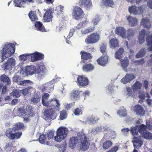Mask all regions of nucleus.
I'll return each instance as SVG.
<instances>
[{
    "label": "nucleus",
    "instance_id": "obj_39",
    "mask_svg": "<svg viewBox=\"0 0 152 152\" xmlns=\"http://www.w3.org/2000/svg\"><path fill=\"white\" fill-rule=\"evenodd\" d=\"M121 66L125 70L127 71V67L129 64V61L127 58H124L121 60Z\"/></svg>",
    "mask_w": 152,
    "mask_h": 152
},
{
    "label": "nucleus",
    "instance_id": "obj_8",
    "mask_svg": "<svg viewBox=\"0 0 152 152\" xmlns=\"http://www.w3.org/2000/svg\"><path fill=\"white\" fill-rule=\"evenodd\" d=\"M145 10L142 7H137L135 6H132L129 8V11L130 13L133 14L134 15L141 14L142 15L143 12Z\"/></svg>",
    "mask_w": 152,
    "mask_h": 152
},
{
    "label": "nucleus",
    "instance_id": "obj_56",
    "mask_svg": "<svg viewBox=\"0 0 152 152\" xmlns=\"http://www.w3.org/2000/svg\"><path fill=\"white\" fill-rule=\"evenodd\" d=\"M67 143L66 141L64 142L60 146V150L61 152H64L66 148Z\"/></svg>",
    "mask_w": 152,
    "mask_h": 152
},
{
    "label": "nucleus",
    "instance_id": "obj_59",
    "mask_svg": "<svg viewBox=\"0 0 152 152\" xmlns=\"http://www.w3.org/2000/svg\"><path fill=\"white\" fill-rule=\"evenodd\" d=\"M54 132L52 130H50L46 134L48 140L53 137L54 136Z\"/></svg>",
    "mask_w": 152,
    "mask_h": 152
},
{
    "label": "nucleus",
    "instance_id": "obj_5",
    "mask_svg": "<svg viewBox=\"0 0 152 152\" xmlns=\"http://www.w3.org/2000/svg\"><path fill=\"white\" fill-rule=\"evenodd\" d=\"M16 131L12 128H10L6 131V136L10 140L19 139L22 134V132H17Z\"/></svg>",
    "mask_w": 152,
    "mask_h": 152
},
{
    "label": "nucleus",
    "instance_id": "obj_32",
    "mask_svg": "<svg viewBox=\"0 0 152 152\" xmlns=\"http://www.w3.org/2000/svg\"><path fill=\"white\" fill-rule=\"evenodd\" d=\"M82 93V91L79 90H75L72 91L71 94V97L72 99H74L76 100H78L80 97V93Z\"/></svg>",
    "mask_w": 152,
    "mask_h": 152
},
{
    "label": "nucleus",
    "instance_id": "obj_60",
    "mask_svg": "<svg viewBox=\"0 0 152 152\" xmlns=\"http://www.w3.org/2000/svg\"><path fill=\"white\" fill-rule=\"evenodd\" d=\"M21 77L18 75H15L12 78L13 81L16 82L18 84V83L21 81Z\"/></svg>",
    "mask_w": 152,
    "mask_h": 152
},
{
    "label": "nucleus",
    "instance_id": "obj_58",
    "mask_svg": "<svg viewBox=\"0 0 152 152\" xmlns=\"http://www.w3.org/2000/svg\"><path fill=\"white\" fill-rule=\"evenodd\" d=\"M30 57V54H26L21 55L19 56L20 60L23 61L27 60Z\"/></svg>",
    "mask_w": 152,
    "mask_h": 152
},
{
    "label": "nucleus",
    "instance_id": "obj_45",
    "mask_svg": "<svg viewBox=\"0 0 152 152\" xmlns=\"http://www.w3.org/2000/svg\"><path fill=\"white\" fill-rule=\"evenodd\" d=\"M103 3L106 6L112 7L114 4L113 0H102Z\"/></svg>",
    "mask_w": 152,
    "mask_h": 152
},
{
    "label": "nucleus",
    "instance_id": "obj_40",
    "mask_svg": "<svg viewBox=\"0 0 152 152\" xmlns=\"http://www.w3.org/2000/svg\"><path fill=\"white\" fill-rule=\"evenodd\" d=\"M110 43L111 48H115L119 47V43L116 39H111L110 41Z\"/></svg>",
    "mask_w": 152,
    "mask_h": 152
},
{
    "label": "nucleus",
    "instance_id": "obj_31",
    "mask_svg": "<svg viewBox=\"0 0 152 152\" xmlns=\"http://www.w3.org/2000/svg\"><path fill=\"white\" fill-rule=\"evenodd\" d=\"M95 26H90L86 28L82 29L81 30L80 32L81 34L84 35L92 32L94 30Z\"/></svg>",
    "mask_w": 152,
    "mask_h": 152
},
{
    "label": "nucleus",
    "instance_id": "obj_7",
    "mask_svg": "<svg viewBox=\"0 0 152 152\" xmlns=\"http://www.w3.org/2000/svg\"><path fill=\"white\" fill-rule=\"evenodd\" d=\"M45 102L42 100V104L44 106L46 107L47 108L50 109L52 108L53 109L54 108H58L60 105L59 102L57 99H52L49 100L47 102L45 103Z\"/></svg>",
    "mask_w": 152,
    "mask_h": 152
},
{
    "label": "nucleus",
    "instance_id": "obj_33",
    "mask_svg": "<svg viewBox=\"0 0 152 152\" xmlns=\"http://www.w3.org/2000/svg\"><path fill=\"white\" fill-rule=\"evenodd\" d=\"M0 81L2 82L6 85H8L10 84L11 81L9 77L4 74L0 76Z\"/></svg>",
    "mask_w": 152,
    "mask_h": 152
},
{
    "label": "nucleus",
    "instance_id": "obj_16",
    "mask_svg": "<svg viewBox=\"0 0 152 152\" xmlns=\"http://www.w3.org/2000/svg\"><path fill=\"white\" fill-rule=\"evenodd\" d=\"M48 109L46 110L44 113V115L47 120L51 119H54L56 118V116L55 115L54 111L52 108Z\"/></svg>",
    "mask_w": 152,
    "mask_h": 152
},
{
    "label": "nucleus",
    "instance_id": "obj_10",
    "mask_svg": "<svg viewBox=\"0 0 152 152\" xmlns=\"http://www.w3.org/2000/svg\"><path fill=\"white\" fill-rule=\"evenodd\" d=\"M78 4L79 6L83 7L87 10L92 7V3L91 0H79Z\"/></svg>",
    "mask_w": 152,
    "mask_h": 152
},
{
    "label": "nucleus",
    "instance_id": "obj_46",
    "mask_svg": "<svg viewBox=\"0 0 152 152\" xmlns=\"http://www.w3.org/2000/svg\"><path fill=\"white\" fill-rule=\"evenodd\" d=\"M33 107L30 105L28 106L26 108V113L29 116H33L34 115Z\"/></svg>",
    "mask_w": 152,
    "mask_h": 152
},
{
    "label": "nucleus",
    "instance_id": "obj_26",
    "mask_svg": "<svg viewBox=\"0 0 152 152\" xmlns=\"http://www.w3.org/2000/svg\"><path fill=\"white\" fill-rule=\"evenodd\" d=\"M146 31L144 29H142L140 32L138 37L139 43L140 44H142L145 41V36Z\"/></svg>",
    "mask_w": 152,
    "mask_h": 152
},
{
    "label": "nucleus",
    "instance_id": "obj_42",
    "mask_svg": "<svg viewBox=\"0 0 152 152\" xmlns=\"http://www.w3.org/2000/svg\"><path fill=\"white\" fill-rule=\"evenodd\" d=\"M99 117L97 116H91L87 118L88 121L90 122L91 123L95 124L97 123L99 120Z\"/></svg>",
    "mask_w": 152,
    "mask_h": 152
},
{
    "label": "nucleus",
    "instance_id": "obj_14",
    "mask_svg": "<svg viewBox=\"0 0 152 152\" xmlns=\"http://www.w3.org/2000/svg\"><path fill=\"white\" fill-rule=\"evenodd\" d=\"M133 140L132 142L133 143L134 148H137L140 147L142 145L143 142V140L141 139V136L138 137L134 136L133 138Z\"/></svg>",
    "mask_w": 152,
    "mask_h": 152
},
{
    "label": "nucleus",
    "instance_id": "obj_9",
    "mask_svg": "<svg viewBox=\"0 0 152 152\" xmlns=\"http://www.w3.org/2000/svg\"><path fill=\"white\" fill-rule=\"evenodd\" d=\"M77 83L78 86L84 87L88 85L89 80L87 77L83 75H78L77 78Z\"/></svg>",
    "mask_w": 152,
    "mask_h": 152
},
{
    "label": "nucleus",
    "instance_id": "obj_50",
    "mask_svg": "<svg viewBox=\"0 0 152 152\" xmlns=\"http://www.w3.org/2000/svg\"><path fill=\"white\" fill-rule=\"evenodd\" d=\"M83 108V107H80L75 109L74 111V113L75 115H79L82 114Z\"/></svg>",
    "mask_w": 152,
    "mask_h": 152
},
{
    "label": "nucleus",
    "instance_id": "obj_19",
    "mask_svg": "<svg viewBox=\"0 0 152 152\" xmlns=\"http://www.w3.org/2000/svg\"><path fill=\"white\" fill-rule=\"evenodd\" d=\"M39 68L36 70V73L37 74L38 78L41 79L44 77L45 75V67L44 66L41 65H39Z\"/></svg>",
    "mask_w": 152,
    "mask_h": 152
},
{
    "label": "nucleus",
    "instance_id": "obj_53",
    "mask_svg": "<svg viewBox=\"0 0 152 152\" xmlns=\"http://www.w3.org/2000/svg\"><path fill=\"white\" fill-rule=\"evenodd\" d=\"M33 84V82L29 80H26L23 81H21L19 83H18V84L20 85L25 86L27 84L32 85Z\"/></svg>",
    "mask_w": 152,
    "mask_h": 152
},
{
    "label": "nucleus",
    "instance_id": "obj_36",
    "mask_svg": "<svg viewBox=\"0 0 152 152\" xmlns=\"http://www.w3.org/2000/svg\"><path fill=\"white\" fill-rule=\"evenodd\" d=\"M124 52V50L121 48L118 49L115 53V58L118 59H121L123 57L122 55Z\"/></svg>",
    "mask_w": 152,
    "mask_h": 152
},
{
    "label": "nucleus",
    "instance_id": "obj_37",
    "mask_svg": "<svg viewBox=\"0 0 152 152\" xmlns=\"http://www.w3.org/2000/svg\"><path fill=\"white\" fill-rule=\"evenodd\" d=\"M35 27L39 31H45V29L42 22L40 21L36 22L34 25Z\"/></svg>",
    "mask_w": 152,
    "mask_h": 152
},
{
    "label": "nucleus",
    "instance_id": "obj_21",
    "mask_svg": "<svg viewBox=\"0 0 152 152\" xmlns=\"http://www.w3.org/2000/svg\"><path fill=\"white\" fill-rule=\"evenodd\" d=\"M115 33L116 34L124 38H126V30L122 27H116L115 30Z\"/></svg>",
    "mask_w": 152,
    "mask_h": 152
},
{
    "label": "nucleus",
    "instance_id": "obj_35",
    "mask_svg": "<svg viewBox=\"0 0 152 152\" xmlns=\"http://www.w3.org/2000/svg\"><path fill=\"white\" fill-rule=\"evenodd\" d=\"M39 140V142L41 144L48 145L49 143V141L47 140L45 135L44 134H40Z\"/></svg>",
    "mask_w": 152,
    "mask_h": 152
},
{
    "label": "nucleus",
    "instance_id": "obj_62",
    "mask_svg": "<svg viewBox=\"0 0 152 152\" xmlns=\"http://www.w3.org/2000/svg\"><path fill=\"white\" fill-rule=\"evenodd\" d=\"M12 93V95L16 97H19L20 96V91H19L17 90L13 91Z\"/></svg>",
    "mask_w": 152,
    "mask_h": 152
},
{
    "label": "nucleus",
    "instance_id": "obj_41",
    "mask_svg": "<svg viewBox=\"0 0 152 152\" xmlns=\"http://www.w3.org/2000/svg\"><path fill=\"white\" fill-rule=\"evenodd\" d=\"M25 70L26 73L30 75H33L35 72L34 66H26Z\"/></svg>",
    "mask_w": 152,
    "mask_h": 152
},
{
    "label": "nucleus",
    "instance_id": "obj_23",
    "mask_svg": "<svg viewBox=\"0 0 152 152\" xmlns=\"http://www.w3.org/2000/svg\"><path fill=\"white\" fill-rule=\"evenodd\" d=\"M108 61V56L107 55H103L97 60L98 63L102 66H104Z\"/></svg>",
    "mask_w": 152,
    "mask_h": 152
},
{
    "label": "nucleus",
    "instance_id": "obj_20",
    "mask_svg": "<svg viewBox=\"0 0 152 152\" xmlns=\"http://www.w3.org/2000/svg\"><path fill=\"white\" fill-rule=\"evenodd\" d=\"M135 77V76L133 74H127L125 77L121 79V82L124 84H126L130 82Z\"/></svg>",
    "mask_w": 152,
    "mask_h": 152
},
{
    "label": "nucleus",
    "instance_id": "obj_28",
    "mask_svg": "<svg viewBox=\"0 0 152 152\" xmlns=\"http://www.w3.org/2000/svg\"><path fill=\"white\" fill-rule=\"evenodd\" d=\"M94 68L93 65L90 63L86 64L82 67L83 70L85 72H89L93 71Z\"/></svg>",
    "mask_w": 152,
    "mask_h": 152
},
{
    "label": "nucleus",
    "instance_id": "obj_30",
    "mask_svg": "<svg viewBox=\"0 0 152 152\" xmlns=\"http://www.w3.org/2000/svg\"><path fill=\"white\" fill-rule=\"evenodd\" d=\"M129 22V24L131 26H137L138 23V20L135 18L129 16L127 18Z\"/></svg>",
    "mask_w": 152,
    "mask_h": 152
},
{
    "label": "nucleus",
    "instance_id": "obj_44",
    "mask_svg": "<svg viewBox=\"0 0 152 152\" xmlns=\"http://www.w3.org/2000/svg\"><path fill=\"white\" fill-rule=\"evenodd\" d=\"M107 45L104 43H102L100 46V50L103 55H107Z\"/></svg>",
    "mask_w": 152,
    "mask_h": 152
},
{
    "label": "nucleus",
    "instance_id": "obj_43",
    "mask_svg": "<svg viewBox=\"0 0 152 152\" xmlns=\"http://www.w3.org/2000/svg\"><path fill=\"white\" fill-rule=\"evenodd\" d=\"M134 31L132 28H129L127 30V36L126 37L129 40L132 38L134 35Z\"/></svg>",
    "mask_w": 152,
    "mask_h": 152
},
{
    "label": "nucleus",
    "instance_id": "obj_13",
    "mask_svg": "<svg viewBox=\"0 0 152 152\" xmlns=\"http://www.w3.org/2000/svg\"><path fill=\"white\" fill-rule=\"evenodd\" d=\"M30 57L32 62L39 60L43 59L44 55L42 53L38 52H35L30 55Z\"/></svg>",
    "mask_w": 152,
    "mask_h": 152
},
{
    "label": "nucleus",
    "instance_id": "obj_47",
    "mask_svg": "<svg viewBox=\"0 0 152 152\" xmlns=\"http://www.w3.org/2000/svg\"><path fill=\"white\" fill-rule=\"evenodd\" d=\"M13 128H12V129H14L15 131H18L21 129L23 127V124L21 123H18L15 124Z\"/></svg>",
    "mask_w": 152,
    "mask_h": 152
},
{
    "label": "nucleus",
    "instance_id": "obj_63",
    "mask_svg": "<svg viewBox=\"0 0 152 152\" xmlns=\"http://www.w3.org/2000/svg\"><path fill=\"white\" fill-rule=\"evenodd\" d=\"M99 19L98 16H96L95 18H94L92 20V23L94 26L97 24L99 21Z\"/></svg>",
    "mask_w": 152,
    "mask_h": 152
},
{
    "label": "nucleus",
    "instance_id": "obj_12",
    "mask_svg": "<svg viewBox=\"0 0 152 152\" xmlns=\"http://www.w3.org/2000/svg\"><path fill=\"white\" fill-rule=\"evenodd\" d=\"M15 61L12 58H9L6 62L2 65V67L4 68V70H11L13 66L15 65Z\"/></svg>",
    "mask_w": 152,
    "mask_h": 152
},
{
    "label": "nucleus",
    "instance_id": "obj_1",
    "mask_svg": "<svg viewBox=\"0 0 152 152\" xmlns=\"http://www.w3.org/2000/svg\"><path fill=\"white\" fill-rule=\"evenodd\" d=\"M15 46L12 43L7 42L3 46L1 50V62L4 61L5 59L11 56L15 53Z\"/></svg>",
    "mask_w": 152,
    "mask_h": 152
},
{
    "label": "nucleus",
    "instance_id": "obj_51",
    "mask_svg": "<svg viewBox=\"0 0 152 152\" xmlns=\"http://www.w3.org/2000/svg\"><path fill=\"white\" fill-rule=\"evenodd\" d=\"M112 142L110 140H107L104 142L103 145V148L106 150L111 147Z\"/></svg>",
    "mask_w": 152,
    "mask_h": 152
},
{
    "label": "nucleus",
    "instance_id": "obj_25",
    "mask_svg": "<svg viewBox=\"0 0 152 152\" xmlns=\"http://www.w3.org/2000/svg\"><path fill=\"white\" fill-rule=\"evenodd\" d=\"M140 24L147 28H150L151 26L150 20L147 18H143L140 23Z\"/></svg>",
    "mask_w": 152,
    "mask_h": 152
},
{
    "label": "nucleus",
    "instance_id": "obj_34",
    "mask_svg": "<svg viewBox=\"0 0 152 152\" xmlns=\"http://www.w3.org/2000/svg\"><path fill=\"white\" fill-rule=\"evenodd\" d=\"M28 15L32 22H36L38 20V18L36 13L32 11H30L29 12Z\"/></svg>",
    "mask_w": 152,
    "mask_h": 152
},
{
    "label": "nucleus",
    "instance_id": "obj_64",
    "mask_svg": "<svg viewBox=\"0 0 152 152\" xmlns=\"http://www.w3.org/2000/svg\"><path fill=\"white\" fill-rule=\"evenodd\" d=\"M139 97L141 100H144L145 98V93L140 91L139 92Z\"/></svg>",
    "mask_w": 152,
    "mask_h": 152
},
{
    "label": "nucleus",
    "instance_id": "obj_2",
    "mask_svg": "<svg viewBox=\"0 0 152 152\" xmlns=\"http://www.w3.org/2000/svg\"><path fill=\"white\" fill-rule=\"evenodd\" d=\"M77 136L80 141V148L84 151L88 149L90 143L88 141L86 134L83 132H80L77 133Z\"/></svg>",
    "mask_w": 152,
    "mask_h": 152
},
{
    "label": "nucleus",
    "instance_id": "obj_18",
    "mask_svg": "<svg viewBox=\"0 0 152 152\" xmlns=\"http://www.w3.org/2000/svg\"><path fill=\"white\" fill-rule=\"evenodd\" d=\"M34 2V0H14V3L15 6L18 7H23L24 4L33 3Z\"/></svg>",
    "mask_w": 152,
    "mask_h": 152
},
{
    "label": "nucleus",
    "instance_id": "obj_48",
    "mask_svg": "<svg viewBox=\"0 0 152 152\" xmlns=\"http://www.w3.org/2000/svg\"><path fill=\"white\" fill-rule=\"evenodd\" d=\"M88 22V20L86 19L84 21L79 23L76 26V28L79 29H80L82 28L83 27L87 24Z\"/></svg>",
    "mask_w": 152,
    "mask_h": 152
},
{
    "label": "nucleus",
    "instance_id": "obj_17",
    "mask_svg": "<svg viewBox=\"0 0 152 152\" xmlns=\"http://www.w3.org/2000/svg\"><path fill=\"white\" fill-rule=\"evenodd\" d=\"M52 10L48 9L43 15V19L45 22H50L52 21L53 18Z\"/></svg>",
    "mask_w": 152,
    "mask_h": 152
},
{
    "label": "nucleus",
    "instance_id": "obj_11",
    "mask_svg": "<svg viewBox=\"0 0 152 152\" xmlns=\"http://www.w3.org/2000/svg\"><path fill=\"white\" fill-rule=\"evenodd\" d=\"M140 131L141 132V134L143 137L147 140L152 139V134L145 129L143 124H142V125L140 126Z\"/></svg>",
    "mask_w": 152,
    "mask_h": 152
},
{
    "label": "nucleus",
    "instance_id": "obj_27",
    "mask_svg": "<svg viewBox=\"0 0 152 152\" xmlns=\"http://www.w3.org/2000/svg\"><path fill=\"white\" fill-rule=\"evenodd\" d=\"M146 40L147 42V45L149 47L148 50L150 51H152V33L150 35L148 33L146 34Z\"/></svg>",
    "mask_w": 152,
    "mask_h": 152
},
{
    "label": "nucleus",
    "instance_id": "obj_49",
    "mask_svg": "<svg viewBox=\"0 0 152 152\" xmlns=\"http://www.w3.org/2000/svg\"><path fill=\"white\" fill-rule=\"evenodd\" d=\"M64 8V6H62L61 5H60L56 7L55 10V12L56 13L57 15H58L62 14L63 12V10Z\"/></svg>",
    "mask_w": 152,
    "mask_h": 152
},
{
    "label": "nucleus",
    "instance_id": "obj_57",
    "mask_svg": "<svg viewBox=\"0 0 152 152\" xmlns=\"http://www.w3.org/2000/svg\"><path fill=\"white\" fill-rule=\"evenodd\" d=\"M47 88L48 91H50L53 89L54 85L51 82H49L45 84Z\"/></svg>",
    "mask_w": 152,
    "mask_h": 152
},
{
    "label": "nucleus",
    "instance_id": "obj_6",
    "mask_svg": "<svg viewBox=\"0 0 152 152\" xmlns=\"http://www.w3.org/2000/svg\"><path fill=\"white\" fill-rule=\"evenodd\" d=\"M100 37V35L98 33L94 32L87 36L85 42L87 44L95 43L99 41Z\"/></svg>",
    "mask_w": 152,
    "mask_h": 152
},
{
    "label": "nucleus",
    "instance_id": "obj_15",
    "mask_svg": "<svg viewBox=\"0 0 152 152\" xmlns=\"http://www.w3.org/2000/svg\"><path fill=\"white\" fill-rule=\"evenodd\" d=\"M134 112L137 115L142 116L145 114V111L140 104L135 105L133 108Z\"/></svg>",
    "mask_w": 152,
    "mask_h": 152
},
{
    "label": "nucleus",
    "instance_id": "obj_52",
    "mask_svg": "<svg viewBox=\"0 0 152 152\" xmlns=\"http://www.w3.org/2000/svg\"><path fill=\"white\" fill-rule=\"evenodd\" d=\"M146 50L145 48L141 49L136 55V57L137 58H139L143 57L145 53Z\"/></svg>",
    "mask_w": 152,
    "mask_h": 152
},
{
    "label": "nucleus",
    "instance_id": "obj_22",
    "mask_svg": "<svg viewBox=\"0 0 152 152\" xmlns=\"http://www.w3.org/2000/svg\"><path fill=\"white\" fill-rule=\"evenodd\" d=\"M78 143V139L77 137H70L68 145L69 147L74 148Z\"/></svg>",
    "mask_w": 152,
    "mask_h": 152
},
{
    "label": "nucleus",
    "instance_id": "obj_61",
    "mask_svg": "<svg viewBox=\"0 0 152 152\" xmlns=\"http://www.w3.org/2000/svg\"><path fill=\"white\" fill-rule=\"evenodd\" d=\"M144 126L145 129H148V130H152V125L151 122H146V125L143 124Z\"/></svg>",
    "mask_w": 152,
    "mask_h": 152
},
{
    "label": "nucleus",
    "instance_id": "obj_54",
    "mask_svg": "<svg viewBox=\"0 0 152 152\" xmlns=\"http://www.w3.org/2000/svg\"><path fill=\"white\" fill-rule=\"evenodd\" d=\"M67 117V114L65 110H63L60 113L59 118L61 120L65 119Z\"/></svg>",
    "mask_w": 152,
    "mask_h": 152
},
{
    "label": "nucleus",
    "instance_id": "obj_38",
    "mask_svg": "<svg viewBox=\"0 0 152 152\" xmlns=\"http://www.w3.org/2000/svg\"><path fill=\"white\" fill-rule=\"evenodd\" d=\"M142 84L138 81H136L132 86L133 90L134 91H137L141 89Z\"/></svg>",
    "mask_w": 152,
    "mask_h": 152
},
{
    "label": "nucleus",
    "instance_id": "obj_3",
    "mask_svg": "<svg viewBox=\"0 0 152 152\" xmlns=\"http://www.w3.org/2000/svg\"><path fill=\"white\" fill-rule=\"evenodd\" d=\"M68 130L66 128L60 127L57 129L56 135L54 137V140L57 142H61L66 137Z\"/></svg>",
    "mask_w": 152,
    "mask_h": 152
},
{
    "label": "nucleus",
    "instance_id": "obj_55",
    "mask_svg": "<svg viewBox=\"0 0 152 152\" xmlns=\"http://www.w3.org/2000/svg\"><path fill=\"white\" fill-rule=\"evenodd\" d=\"M40 98L37 95L34 96L31 99V101L35 103H38L40 101Z\"/></svg>",
    "mask_w": 152,
    "mask_h": 152
},
{
    "label": "nucleus",
    "instance_id": "obj_4",
    "mask_svg": "<svg viewBox=\"0 0 152 152\" xmlns=\"http://www.w3.org/2000/svg\"><path fill=\"white\" fill-rule=\"evenodd\" d=\"M72 15L77 20L81 19L84 17L85 13L82 9L80 7L74 6L72 10Z\"/></svg>",
    "mask_w": 152,
    "mask_h": 152
},
{
    "label": "nucleus",
    "instance_id": "obj_29",
    "mask_svg": "<svg viewBox=\"0 0 152 152\" xmlns=\"http://www.w3.org/2000/svg\"><path fill=\"white\" fill-rule=\"evenodd\" d=\"M80 54L81 55V58L82 60H90L92 58L91 54L89 53L85 52L84 51H81L80 52Z\"/></svg>",
    "mask_w": 152,
    "mask_h": 152
},
{
    "label": "nucleus",
    "instance_id": "obj_24",
    "mask_svg": "<svg viewBox=\"0 0 152 152\" xmlns=\"http://www.w3.org/2000/svg\"><path fill=\"white\" fill-rule=\"evenodd\" d=\"M142 124L140 125L139 127L137 126L134 127H132L130 130V131L132 135L134 137L136 136H138L139 132L141 134V132L140 131V126Z\"/></svg>",
    "mask_w": 152,
    "mask_h": 152
}]
</instances>
